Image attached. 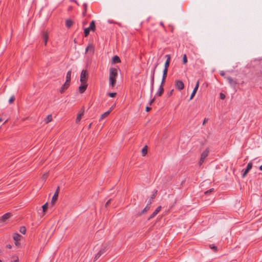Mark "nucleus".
<instances>
[{"label": "nucleus", "mask_w": 262, "mask_h": 262, "mask_svg": "<svg viewBox=\"0 0 262 262\" xmlns=\"http://www.w3.org/2000/svg\"><path fill=\"white\" fill-rule=\"evenodd\" d=\"M84 110H82V112L80 114H78V115L76 118V123H78L80 121L82 116L84 114Z\"/></svg>", "instance_id": "obj_16"}, {"label": "nucleus", "mask_w": 262, "mask_h": 262, "mask_svg": "<svg viewBox=\"0 0 262 262\" xmlns=\"http://www.w3.org/2000/svg\"><path fill=\"white\" fill-rule=\"evenodd\" d=\"M118 71L116 68H111L109 70V85L113 88L116 82Z\"/></svg>", "instance_id": "obj_1"}, {"label": "nucleus", "mask_w": 262, "mask_h": 262, "mask_svg": "<svg viewBox=\"0 0 262 262\" xmlns=\"http://www.w3.org/2000/svg\"><path fill=\"white\" fill-rule=\"evenodd\" d=\"M168 69H164L163 71V77L166 78L167 74Z\"/></svg>", "instance_id": "obj_31"}, {"label": "nucleus", "mask_w": 262, "mask_h": 262, "mask_svg": "<svg viewBox=\"0 0 262 262\" xmlns=\"http://www.w3.org/2000/svg\"><path fill=\"white\" fill-rule=\"evenodd\" d=\"M11 216V214L10 213H7L3 215L1 217V220L3 222H5L7 220L9 219Z\"/></svg>", "instance_id": "obj_13"}, {"label": "nucleus", "mask_w": 262, "mask_h": 262, "mask_svg": "<svg viewBox=\"0 0 262 262\" xmlns=\"http://www.w3.org/2000/svg\"><path fill=\"white\" fill-rule=\"evenodd\" d=\"M207 121L208 119L205 118L203 122V125H204L206 123V122H207Z\"/></svg>", "instance_id": "obj_44"}, {"label": "nucleus", "mask_w": 262, "mask_h": 262, "mask_svg": "<svg viewBox=\"0 0 262 262\" xmlns=\"http://www.w3.org/2000/svg\"><path fill=\"white\" fill-rule=\"evenodd\" d=\"M48 203H46V204H45L42 206V210H43V213H45V212H46V211L47 210V208H48Z\"/></svg>", "instance_id": "obj_30"}, {"label": "nucleus", "mask_w": 262, "mask_h": 262, "mask_svg": "<svg viewBox=\"0 0 262 262\" xmlns=\"http://www.w3.org/2000/svg\"><path fill=\"white\" fill-rule=\"evenodd\" d=\"M26 231V228L24 226H21V227H20V228H19V232L21 233L24 234H25Z\"/></svg>", "instance_id": "obj_28"}, {"label": "nucleus", "mask_w": 262, "mask_h": 262, "mask_svg": "<svg viewBox=\"0 0 262 262\" xmlns=\"http://www.w3.org/2000/svg\"><path fill=\"white\" fill-rule=\"evenodd\" d=\"M84 6L85 10H86V5L85 4L84 5Z\"/></svg>", "instance_id": "obj_51"}, {"label": "nucleus", "mask_w": 262, "mask_h": 262, "mask_svg": "<svg viewBox=\"0 0 262 262\" xmlns=\"http://www.w3.org/2000/svg\"><path fill=\"white\" fill-rule=\"evenodd\" d=\"M183 62L184 64H186L187 62V58L186 54L183 55Z\"/></svg>", "instance_id": "obj_32"}, {"label": "nucleus", "mask_w": 262, "mask_h": 262, "mask_svg": "<svg viewBox=\"0 0 262 262\" xmlns=\"http://www.w3.org/2000/svg\"><path fill=\"white\" fill-rule=\"evenodd\" d=\"M14 100H15V97H14V96L13 95L9 99V103L10 104L12 103Z\"/></svg>", "instance_id": "obj_33"}, {"label": "nucleus", "mask_w": 262, "mask_h": 262, "mask_svg": "<svg viewBox=\"0 0 262 262\" xmlns=\"http://www.w3.org/2000/svg\"><path fill=\"white\" fill-rule=\"evenodd\" d=\"M12 261L11 262H18L19 261V258L17 256H13L12 257Z\"/></svg>", "instance_id": "obj_29"}, {"label": "nucleus", "mask_w": 262, "mask_h": 262, "mask_svg": "<svg viewBox=\"0 0 262 262\" xmlns=\"http://www.w3.org/2000/svg\"><path fill=\"white\" fill-rule=\"evenodd\" d=\"M227 80L231 86L235 87L237 82L231 77H228L227 78Z\"/></svg>", "instance_id": "obj_9"}, {"label": "nucleus", "mask_w": 262, "mask_h": 262, "mask_svg": "<svg viewBox=\"0 0 262 262\" xmlns=\"http://www.w3.org/2000/svg\"><path fill=\"white\" fill-rule=\"evenodd\" d=\"M0 262H2V261L0 259Z\"/></svg>", "instance_id": "obj_59"}, {"label": "nucleus", "mask_w": 262, "mask_h": 262, "mask_svg": "<svg viewBox=\"0 0 262 262\" xmlns=\"http://www.w3.org/2000/svg\"><path fill=\"white\" fill-rule=\"evenodd\" d=\"M73 24V21L71 19H67L66 21V26L68 28H70Z\"/></svg>", "instance_id": "obj_22"}, {"label": "nucleus", "mask_w": 262, "mask_h": 262, "mask_svg": "<svg viewBox=\"0 0 262 262\" xmlns=\"http://www.w3.org/2000/svg\"><path fill=\"white\" fill-rule=\"evenodd\" d=\"M156 192L152 194L151 196H150V198L149 199V200H150L151 201V203L152 202L154 199H155V196H156Z\"/></svg>", "instance_id": "obj_35"}, {"label": "nucleus", "mask_w": 262, "mask_h": 262, "mask_svg": "<svg viewBox=\"0 0 262 262\" xmlns=\"http://www.w3.org/2000/svg\"><path fill=\"white\" fill-rule=\"evenodd\" d=\"M89 51L92 53L94 51V47L92 43L89 44V45L85 49V53H86Z\"/></svg>", "instance_id": "obj_15"}, {"label": "nucleus", "mask_w": 262, "mask_h": 262, "mask_svg": "<svg viewBox=\"0 0 262 262\" xmlns=\"http://www.w3.org/2000/svg\"><path fill=\"white\" fill-rule=\"evenodd\" d=\"M165 57L167 58V60L165 62L164 69H168L170 64V56L169 55H166Z\"/></svg>", "instance_id": "obj_11"}, {"label": "nucleus", "mask_w": 262, "mask_h": 262, "mask_svg": "<svg viewBox=\"0 0 262 262\" xmlns=\"http://www.w3.org/2000/svg\"><path fill=\"white\" fill-rule=\"evenodd\" d=\"M13 238L14 241H15L16 242H17L20 239L21 236L18 233H14L13 234Z\"/></svg>", "instance_id": "obj_23"}, {"label": "nucleus", "mask_w": 262, "mask_h": 262, "mask_svg": "<svg viewBox=\"0 0 262 262\" xmlns=\"http://www.w3.org/2000/svg\"><path fill=\"white\" fill-rule=\"evenodd\" d=\"M70 85V83L68 82H65L64 84L62 86L60 89V93H63L66 90L68 89L69 86Z\"/></svg>", "instance_id": "obj_18"}, {"label": "nucleus", "mask_w": 262, "mask_h": 262, "mask_svg": "<svg viewBox=\"0 0 262 262\" xmlns=\"http://www.w3.org/2000/svg\"><path fill=\"white\" fill-rule=\"evenodd\" d=\"M111 110H112V108H111V110L105 112L104 113H103V114H102L101 116V117H100V119H103V118L107 117L110 114Z\"/></svg>", "instance_id": "obj_24"}, {"label": "nucleus", "mask_w": 262, "mask_h": 262, "mask_svg": "<svg viewBox=\"0 0 262 262\" xmlns=\"http://www.w3.org/2000/svg\"><path fill=\"white\" fill-rule=\"evenodd\" d=\"M87 80V72L85 70H82L80 75V82L81 83H86Z\"/></svg>", "instance_id": "obj_4"}, {"label": "nucleus", "mask_w": 262, "mask_h": 262, "mask_svg": "<svg viewBox=\"0 0 262 262\" xmlns=\"http://www.w3.org/2000/svg\"><path fill=\"white\" fill-rule=\"evenodd\" d=\"M199 81H198L196 82V83L195 84V86L191 93V95L190 96V100H191L193 99V98L194 97V96H195L198 90V88H199Z\"/></svg>", "instance_id": "obj_7"}, {"label": "nucleus", "mask_w": 262, "mask_h": 262, "mask_svg": "<svg viewBox=\"0 0 262 262\" xmlns=\"http://www.w3.org/2000/svg\"><path fill=\"white\" fill-rule=\"evenodd\" d=\"M247 173H248V172L245 171L243 174V178L245 177Z\"/></svg>", "instance_id": "obj_43"}, {"label": "nucleus", "mask_w": 262, "mask_h": 262, "mask_svg": "<svg viewBox=\"0 0 262 262\" xmlns=\"http://www.w3.org/2000/svg\"><path fill=\"white\" fill-rule=\"evenodd\" d=\"M72 71H69L66 75V82L70 83Z\"/></svg>", "instance_id": "obj_20"}, {"label": "nucleus", "mask_w": 262, "mask_h": 262, "mask_svg": "<svg viewBox=\"0 0 262 262\" xmlns=\"http://www.w3.org/2000/svg\"><path fill=\"white\" fill-rule=\"evenodd\" d=\"M91 124H90L89 125V126H88V128H90L91 127Z\"/></svg>", "instance_id": "obj_55"}, {"label": "nucleus", "mask_w": 262, "mask_h": 262, "mask_svg": "<svg viewBox=\"0 0 262 262\" xmlns=\"http://www.w3.org/2000/svg\"><path fill=\"white\" fill-rule=\"evenodd\" d=\"M82 84L79 87V91L80 93H83L86 90L87 84L86 83H81Z\"/></svg>", "instance_id": "obj_12"}, {"label": "nucleus", "mask_w": 262, "mask_h": 262, "mask_svg": "<svg viewBox=\"0 0 262 262\" xmlns=\"http://www.w3.org/2000/svg\"><path fill=\"white\" fill-rule=\"evenodd\" d=\"M210 248L214 250L215 251H217V247L213 245H210Z\"/></svg>", "instance_id": "obj_36"}, {"label": "nucleus", "mask_w": 262, "mask_h": 262, "mask_svg": "<svg viewBox=\"0 0 262 262\" xmlns=\"http://www.w3.org/2000/svg\"><path fill=\"white\" fill-rule=\"evenodd\" d=\"M165 79H166V78H164L162 77V82H161V85H162L163 87V84L164 83L165 81Z\"/></svg>", "instance_id": "obj_41"}, {"label": "nucleus", "mask_w": 262, "mask_h": 262, "mask_svg": "<svg viewBox=\"0 0 262 262\" xmlns=\"http://www.w3.org/2000/svg\"><path fill=\"white\" fill-rule=\"evenodd\" d=\"M98 253L101 256L103 253V252H102V250H100V251L98 252Z\"/></svg>", "instance_id": "obj_45"}, {"label": "nucleus", "mask_w": 262, "mask_h": 262, "mask_svg": "<svg viewBox=\"0 0 262 262\" xmlns=\"http://www.w3.org/2000/svg\"><path fill=\"white\" fill-rule=\"evenodd\" d=\"M147 152V146L145 145L142 149L141 153L143 156H145Z\"/></svg>", "instance_id": "obj_25"}, {"label": "nucleus", "mask_w": 262, "mask_h": 262, "mask_svg": "<svg viewBox=\"0 0 262 262\" xmlns=\"http://www.w3.org/2000/svg\"><path fill=\"white\" fill-rule=\"evenodd\" d=\"M213 191H214V189H213V188H211V189H210V190H208V191H206V192H205V193H206V194H207V193H208L212 192H213Z\"/></svg>", "instance_id": "obj_38"}, {"label": "nucleus", "mask_w": 262, "mask_h": 262, "mask_svg": "<svg viewBox=\"0 0 262 262\" xmlns=\"http://www.w3.org/2000/svg\"><path fill=\"white\" fill-rule=\"evenodd\" d=\"M52 117L51 115H48L46 118L45 119V122L46 123H48L49 122H51L52 121Z\"/></svg>", "instance_id": "obj_27"}, {"label": "nucleus", "mask_w": 262, "mask_h": 262, "mask_svg": "<svg viewBox=\"0 0 262 262\" xmlns=\"http://www.w3.org/2000/svg\"><path fill=\"white\" fill-rule=\"evenodd\" d=\"M18 243L16 242L15 243V245H18Z\"/></svg>", "instance_id": "obj_56"}, {"label": "nucleus", "mask_w": 262, "mask_h": 262, "mask_svg": "<svg viewBox=\"0 0 262 262\" xmlns=\"http://www.w3.org/2000/svg\"><path fill=\"white\" fill-rule=\"evenodd\" d=\"M42 38H43V39L44 40L45 45H46L47 43V41H48V38H49V36H48V32H43V33H42Z\"/></svg>", "instance_id": "obj_17"}, {"label": "nucleus", "mask_w": 262, "mask_h": 262, "mask_svg": "<svg viewBox=\"0 0 262 262\" xmlns=\"http://www.w3.org/2000/svg\"><path fill=\"white\" fill-rule=\"evenodd\" d=\"M6 247L8 248H11V245H7Z\"/></svg>", "instance_id": "obj_49"}, {"label": "nucleus", "mask_w": 262, "mask_h": 262, "mask_svg": "<svg viewBox=\"0 0 262 262\" xmlns=\"http://www.w3.org/2000/svg\"><path fill=\"white\" fill-rule=\"evenodd\" d=\"M2 121V119H0V122H1Z\"/></svg>", "instance_id": "obj_58"}, {"label": "nucleus", "mask_w": 262, "mask_h": 262, "mask_svg": "<svg viewBox=\"0 0 262 262\" xmlns=\"http://www.w3.org/2000/svg\"><path fill=\"white\" fill-rule=\"evenodd\" d=\"M172 92H173V90H171V92H170V93H169V95H171V94H172Z\"/></svg>", "instance_id": "obj_54"}, {"label": "nucleus", "mask_w": 262, "mask_h": 262, "mask_svg": "<svg viewBox=\"0 0 262 262\" xmlns=\"http://www.w3.org/2000/svg\"><path fill=\"white\" fill-rule=\"evenodd\" d=\"M47 174H48L47 173H45V174H44L42 176V179H45L47 178Z\"/></svg>", "instance_id": "obj_42"}, {"label": "nucleus", "mask_w": 262, "mask_h": 262, "mask_svg": "<svg viewBox=\"0 0 262 262\" xmlns=\"http://www.w3.org/2000/svg\"><path fill=\"white\" fill-rule=\"evenodd\" d=\"M120 62H121V60L120 59V58L118 56L116 55L113 57L112 61V64H114L116 63H119Z\"/></svg>", "instance_id": "obj_19"}, {"label": "nucleus", "mask_w": 262, "mask_h": 262, "mask_svg": "<svg viewBox=\"0 0 262 262\" xmlns=\"http://www.w3.org/2000/svg\"><path fill=\"white\" fill-rule=\"evenodd\" d=\"M116 93H110L108 94V95L111 97H114L116 96Z\"/></svg>", "instance_id": "obj_37"}, {"label": "nucleus", "mask_w": 262, "mask_h": 262, "mask_svg": "<svg viewBox=\"0 0 262 262\" xmlns=\"http://www.w3.org/2000/svg\"><path fill=\"white\" fill-rule=\"evenodd\" d=\"M155 101V98H153L149 102L150 105H151Z\"/></svg>", "instance_id": "obj_48"}, {"label": "nucleus", "mask_w": 262, "mask_h": 262, "mask_svg": "<svg viewBox=\"0 0 262 262\" xmlns=\"http://www.w3.org/2000/svg\"><path fill=\"white\" fill-rule=\"evenodd\" d=\"M209 149L208 148H206L201 154V158L199 161V164L201 165L204 162V160L207 157Z\"/></svg>", "instance_id": "obj_3"}, {"label": "nucleus", "mask_w": 262, "mask_h": 262, "mask_svg": "<svg viewBox=\"0 0 262 262\" xmlns=\"http://www.w3.org/2000/svg\"><path fill=\"white\" fill-rule=\"evenodd\" d=\"M252 168V163L251 162H249L248 165H247V168L245 170V171L247 172L248 173V172L249 171V170Z\"/></svg>", "instance_id": "obj_26"}, {"label": "nucleus", "mask_w": 262, "mask_h": 262, "mask_svg": "<svg viewBox=\"0 0 262 262\" xmlns=\"http://www.w3.org/2000/svg\"><path fill=\"white\" fill-rule=\"evenodd\" d=\"M98 253L101 256L103 253V252H102V250H100V251L98 252Z\"/></svg>", "instance_id": "obj_46"}, {"label": "nucleus", "mask_w": 262, "mask_h": 262, "mask_svg": "<svg viewBox=\"0 0 262 262\" xmlns=\"http://www.w3.org/2000/svg\"><path fill=\"white\" fill-rule=\"evenodd\" d=\"M163 87L162 85H160L157 93H156V95H157L158 96H161L163 93Z\"/></svg>", "instance_id": "obj_21"}, {"label": "nucleus", "mask_w": 262, "mask_h": 262, "mask_svg": "<svg viewBox=\"0 0 262 262\" xmlns=\"http://www.w3.org/2000/svg\"><path fill=\"white\" fill-rule=\"evenodd\" d=\"M151 204V201L150 200H149L147 202V204L146 205V206H145V207L144 208V209L141 211V214L140 215H141L142 214H144L145 213V212H146L148 210H149V209H150V204Z\"/></svg>", "instance_id": "obj_10"}, {"label": "nucleus", "mask_w": 262, "mask_h": 262, "mask_svg": "<svg viewBox=\"0 0 262 262\" xmlns=\"http://www.w3.org/2000/svg\"><path fill=\"white\" fill-rule=\"evenodd\" d=\"M176 87L180 90H183L184 87L183 82L180 80H176Z\"/></svg>", "instance_id": "obj_8"}, {"label": "nucleus", "mask_w": 262, "mask_h": 262, "mask_svg": "<svg viewBox=\"0 0 262 262\" xmlns=\"http://www.w3.org/2000/svg\"><path fill=\"white\" fill-rule=\"evenodd\" d=\"M225 98V95L222 93L220 94V98L221 99H224Z\"/></svg>", "instance_id": "obj_39"}, {"label": "nucleus", "mask_w": 262, "mask_h": 262, "mask_svg": "<svg viewBox=\"0 0 262 262\" xmlns=\"http://www.w3.org/2000/svg\"><path fill=\"white\" fill-rule=\"evenodd\" d=\"M85 13H86V10H85V11L84 12H83V15H84Z\"/></svg>", "instance_id": "obj_53"}, {"label": "nucleus", "mask_w": 262, "mask_h": 262, "mask_svg": "<svg viewBox=\"0 0 262 262\" xmlns=\"http://www.w3.org/2000/svg\"><path fill=\"white\" fill-rule=\"evenodd\" d=\"M59 190H60L59 187H58L54 195L52 197V199L51 203L52 204H54L55 203V202L57 201L58 196V194H59Z\"/></svg>", "instance_id": "obj_5"}, {"label": "nucleus", "mask_w": 262, "mask_h": 262, "mask_svg": "<svg viewBox=\"0 0 262 262\" xmlns=\"http://www.w3.org/2000/svg\"><path fill=\"white\" fill-rule=\"evenodd\" d=\"M259 169H260V170H262V165L260 166V167H259Z\"/></svg>", "instance_id": "obj_52"}, {"label": "nucleus", "mask_w": 262, "mask_h": 262, "mask_svg": "<svg viewBox=\"0 0 262 262\" xmlns=\"http://www.w3.org/2000/svg\"><path fill=\"white\" fill-rule=\"evenodd\" d=\"M221 74L222 75H224V74H223V73H221Z\"/></svg>", "instance_id": "obj_57"}, {"label": "nucleus", "mask_w": 262, "mask_h": 262, "mask_svg": "<svg viewBox=\"0 0 262 262\" xmlns=\"http://www.w3.org/2000/svg\"><path fill=\"white\" fill-rule=\"evenodd\" d=\"M110 200H108V201L106 202V205H106V206L110 204Z\"/></svg>", "instance_id": "obj_50"}, {"label": "nucleus", "mask_w": 262, "mask_h": 262, "mask_svg": "<svg viewBox=\"0 0 262 262\" xmlns=\"http://www.w3.org/2000/svg\"><path fill=\"white\" fill-rule=\"evenodd\" d=\"M100 254H98V253H97V254L96 255V256H95V258H94V260H96L98 258H99V257H100Z\"/></svg>", "instance_id": "obj_40"}, {"label": "nucleus", "mask_w": 262, "mask_h": 262, "mask_svg": "<svg viewBox=\"0 0 262 262\" xmlns=\"http://www.w3.org/2000/svg\"><path fill=\"white\" fill-rule=\"evenodd\" d=\"M150 110H151V108H150V107H148V106H147V107H146V112H148V111H149Z\"/></svg>", "instance_id": "obj_47"}, {"label": "nucleus", "mask_w": 262, "mask_h": 262, "mask_svg": "<svg viewBox=\"0 0 262 262\" xmlns=\"http://www.w3.org/2000/svg\"><path fill=\"white\" fill-rule=\"evenodd\" d=\"M95 30V21L94 20H92L90 23L89 27L85 28L84 30V33L85 36L86 37L89 35L90 31H94Z\"/></svg>", "instance_id": "obj_2"}, {"label": "nucleus", "mask_w": 262, "mask_h": 262, "mask_svg": "<svg viewBox=\"0 0 262 262\" xmlns=\"http://www.w3.org/2000/svg\"><path fill=\"white\" fill-rule=\"evenodd\" d=\"M106 249H107V245H104L102 246V248L100 250H102V252L104 253L106 251Z\"/></svg>", "instance_id": "obj_34"}, {"label": "nucleus", "mask_w": 262, "mask_h": 262, "mask_svg": "<svg viewBox=\"0 0 262 262\" xmlns=\"http://www.w3.org/2000/svg\"><path fill=\"white\" fill-rule=\"evenodd\" d=\"M161 209V206H159L155 210V211L152 213V214L150 216V217H149L148 219V220H150L151 219L153 218L154 217H155L157 214L160 211Z\"/></svg>", "instance_id": "obj_14"}, {"label": "nucleus", "mask_w": 262, "mask_h": 262, "mask_svg": "<svg viewBox=\"0 0 262 262\" xmlns=\"http://www.w3.org/2000/svg\"><path fill=\"white\" fill-rule=\"evenodd\" d=\"M158 63H157L153 69L152 74L151 76V92L153 91V89H154V75H155L156 69L157 67L158 66Z\"/></svg>", "instance_id": "obj_6"}]
</instances>
